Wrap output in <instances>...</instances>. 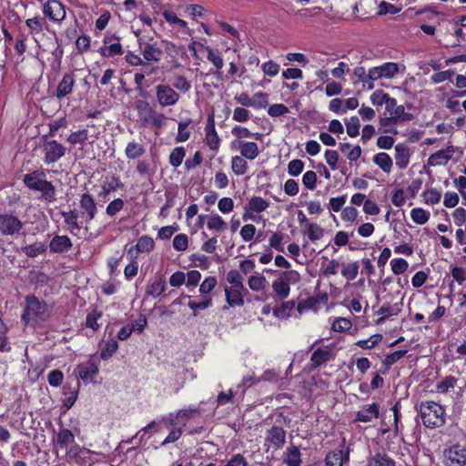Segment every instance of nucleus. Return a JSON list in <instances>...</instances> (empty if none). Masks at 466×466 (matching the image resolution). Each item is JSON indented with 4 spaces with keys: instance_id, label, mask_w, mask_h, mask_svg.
Masks as SVG:
<instances>
[{
    "instance_id": "f257e3e1",
    "label": "nucleus",
    "mask_w": 466,
    "mask_h": 466,
    "mask_svg": "<svg viewBox=\"0 0 466 466\" xmlns=\"http://www.w3.org/2000/svg\"><path fill=\"white\" fill-rule=\"evenodd\" d=\"M243 277L236 270L231 269L227 274V281L229 287H225L226 301L230 307H242L244 305V297L248 294V289L243 284Z\"/></svg>"
},
{
    "instance_id": "f03ea898",
    "label": "nucleus",
    "mask_w": 466,
    "mask_h": 466,
    "mask_svg": "<svg viewBox=\"0 0 466 466\" xmlns=\"http://www.w3.org/2000/svg\"><path fill=\"white\" fill-rule=\"evenodd\" d=\"M419 412L425 427L430 429L440 428L446 422L444 408L434 401H422L419 407Z\"/></svg>"
},
{
    "instance_id": "7ed1b4c3",
    "label": "nucleus",
    "mask_w": 466,
    "mask_h": 466,
    "mask_svg": "<svg viewBox=\"0 0 466 466\" xmlns=\"http://www.w3.org/2000/svg\"><path fill=\"white\" fill-rule=\"evenodd\" d=\"M50 316V309L47 304L34 295L25 297V308L22 314V320L28 324L46 320Z\"/></svg>"
},
{
    "instance_id": "20e7f679",
    "label": "nucleus",
    "mask_w": 466,
    "mask_h": 466,
    "mask_svg": "<svg viewBox=\"0 0 466 466\" xmlns=\"http://www.w3.org/2000/svg\"><path fill=\"white\" fill-rule=\"evenodd\" d=\"M24 223L20 218L11 213L0 214V235L16 236L20 233Z\"/></svg>"
},
{
    "instance_id": "39448f33",
    "label": "nucleus",
    "mask_w": 466,
    "mask_h": 466,
    "mask_svg": "<svg viewBox=\"0 0 466 466\" xmlns=\"http://www.w3.org/2000/svg\"><path fill=\"white\" fill-rule=\"evenodd\" d=\"M99 53L103 57H114L123 55L124 49L120 43V37L114 34L106 33L103 39V46L99 48Z\"/></svg>"
},
{
    "instance_id": "423d86ee",
    "label": "nucleus",
    "mask_w": 466,
    "mask_h": 466,
    "mask_svg": "<svg viewBox=\"0 0 466 466\" xmlns=\"http://www.w3.org/2000/svg\"><path fill=\"white\" fill-rule=\"evenodd\" d=\"M66 148L56 140H45L43 144L44 162L52 164L65 156Z\"/></svg>"
},
{
    "instance_id": "0eeeda50",
    "label": "nucleus",
    "mask_w": 466,
    "mask_h": 466,
    "mask_svg": "<svg viewBox=\"0 0 466 466\" xmlns=\"http://www.w3.org/2000/svg\"><path fill=\"white\" fill-rule=\"evenodd\" d=\"M299 279V273L297 271H285L279 279L276 280L272 284V289L277 296L280 299H286L290 291L289 282L291 280H297Z\"/></svg>"
},
{
    "instance_id": "6e6552de",
    "label": "nucleus",
    "mask_w": 466,
    "mask_h": 466,
    "mask_svg": "<svg viewBox=\"0 0 466 466\" xmlns=\"http://www.w3.org/2000/svg\"><path fill=\"white\" fill-rule=\"evenodd\" d=\"M156 96L161 106H174L179 100V94L168 85H157Z\"/></svg>"
},
{
    "instance_id": "1a4fd4ad",
    "label": "nucleus",
    "mask_w": 466,
    "mask_h": 466,
    "mask_svg": "<svg viewBox=\"0 0 466 466\" xmlns=\"http://www.w3.org/2000/svg\"><path fill=\"white\" fill-rule=\"evenodd\" d=\"M286 442V431L279 426H273L268 430L265 437V446L267 450L275 451L281 449Z\"/></svg>"
},
{
    "instance_id": "9d476101",
    "label": "nucleus",
    "mask_w": 466,
    "mask_h": 466,
    "mask_svg": "<svg viewBox=\"0 0 466 466\" xmlns=\"http://www.w3.org/2000/svg\"><path fill=\"white\" fill-rule=\"evenodd\" d=\"M43 13L51 21L61 23L66 18V7L58 0H49L44 5Z\"/></svg>"
},
{
    "instance_id": "9b49d317",
    "label": "nucleus",
    "mask_w": 466,
    "mask_h": 466,
    "mask_svg": "<svg viewBox=\"0 0 466 466\" xmlns=\"http://www.w3.org/2000/svg\"><path fill=\"white\" fill-rule=\"evenodd\" d=\"M399 72V66L397 63L387 62L381 66L369 69V77L372 80H379L380 78H392Z\"/></svg>"
},
{
    "instance_id": "f8f14e48",
    "label": "nucleus",
    "mask_w": 466,
    "mask_h": 466,
    "mask_svg": "<svg viewBox=\"0 0 466 466\" xmlns=\"http://www.w3.org/2000/svg\"><path fill=\"white\" fill-rule=\"evenodd\" d=\"M445 458L447 466H464L466 450L460 445H454L446 451Z\"/></svg>"
},
{
    "instance_id": "ddd939ff",
    "label": "nucleus",
    "mask_w": 466,
    "mask_h": 466,
    "mask_svg": "<svg viewBox=\"0 0 466 466\" xmlns=\"http://www.w3.org/2000/svg\"><path fill=\"white\" fill-rule=\"evenodd\" d=\"M75 85V75L73 73L64 74L62 79L57 85L56 97L59 100L67 96L73 92Z\"/></svg>"
},
{
    "instance_id": "4468645a",
    "label": "nucleus",
    "mask_w": 466,
    "mask_h": 466,
    "mask_svg": "<svg viewBox=\"0 0 466 466\" xmlns=\"http://www.w3.org/2000/svg\"><path fill=\"white\" fill-rule=\"evenodd\" d=\"M138 46L142 52L144 59L147 63L160 61L162 50L157 46V44L144 43L142 42V40H139Z\"/></svg>"
},
{
    "instance_id": "2eb2a0df",
    "label": "nucleus",
    "mask_w": 466,
    "mask_h": 466,
    "mask_svg": "<svg viewBox=\"0 0 466 466\" xmlns=\"http://www.w3.org/2000/svg\"><path fill=\"white\" fill-rule=\"evenodd\" d=\"M79 205L80 208L84 210L83 215L85 213L86 215V221L89 222L93 220L97 211L96 203L94 198L88 193H84L80 197Z\"/></svg>"
},
{
    "instance_id": "dca6fc26",
    "label": "nucleus",
    "mask_w": 466,
    "mask_h": 466,
    "mask_svg": "<svg viewBox=\"0 0 466 466\" xmlns=\"http://www.w3.org/2000/svg\"><path fill=\"white\" fill-rule=\"evenodd\" d=\"M73 247L71 239L66 235L55 236L49 243V250L51 253H65L69 251Z\"/></svg>"
},
{
    "instance_id": "f3484780",
    "label": "nucleus",
    "mask_w": 466,
    "mask_h": 466,
    "mask_svg": "<svg viewBox=\"0 0 466 466\" xmlns=\"http://www.w3.org/2000/svg\"><path fill=\"white\" fill-rule=\"evenodd\" d=\"M98 370V365L92 360L77 365L75 370V372H76V382L79 381L78 379H81L84 381L87 380L89 378L96 375Z\"/></svg>"
},
{
    "instance_id": "a211bd4d",
    "label": "nucleus",
    "mask_w": 466,
    "mask_h": 466,
    "mask_svg": "<svg viewBox=\"0 0 466 466\" xmlns=\"http://www.w3.org/2000/svg\"><path fill=\"white\" fill-rule=\"evenodd\" d=\"M380 415V407L377 403H372L367 407L362 408L356 413L355 421L370 422L372 420L377 419Z\"/></svg>"
},
{
    "instance_id": "6ab92c4d",
    "label": "nucleus",
    "mask_w": 466,
    "mask_h": 466,
    "mask_svg": "<svg viewBox=\"0 0 466 466\" xmlns=\"http://www.w3.org/2000/svg\"><path fill=\"white\" fill-rule=\"evenodd\" d=\"M206 143L212 150H217L219 147L220 139L215 128L214 118L210 116L206 126Z\"/></svg>"
},
{
    "instance_id": "aec40b11",
    "label": "nucleus",
    "mask_w": 466,
    "mask_h": 466,
    "mask_svg": "<svg viewBox=\"0 0 466 466\" xmlns=\"http://www.w3.org/2000/svg\"><path fill=\"white\" fill-rule=\"evenodd\" d=\"M23 181L28 188L34 191H37L38 188L46 181V179H45L44 171L35 170L25 175Z\"/></svg>"
},
{
    "instance_id": "412c9836",
    "label": "nucleus",
    "mask_w": 466,
    "mask_h": 466,
    "mask_svg": "<svg viewBox=\"0 0 466 466\" xmlns=\"http://www.w3.org/2000/svg\"><path fill=\"white\" fill-rule=\"evenodd\" d=\"M395 159H396V165L400 168L404 169L407 167L410 162V148L403 145V144H398L395 147Z\"/></svg>"
},
{
    "instance_id": "4be33fe9",
    "label": "nucleus",
    "mask_w": 466,
    "mask_h": 466,
    "mask_svg": "<svg viewBox=\"0 0 466 466\" xmlns=\"http://www.w3.org/2000/svg\"><path fill=\"white\" fill-rule=\"evenodd\" d=\"M349 451L343 454L342 450H336L329 452L325 458L327 466H343V463L349 461Z\"/></svg>"
},
{
    "instance_id": "5701e85b",
    "label": "nucleus",
    "mask_w": 466,
    "mask_h": 466,
    "mask_svg": "<svg viewBox=\"0 0 466 466\" xmlns=\"http://www.w3.org/2000/svg\"><path fill=\"white\" fill-rule=\"evenodd\" d=\"M453 152V147H448L447 149L439 150L438 152L430 156L428 164L430 166L445 165L451 158Z\"/></svg>"
},
{
    "instance_id": "b1692460",
    "label": "nucleus",
    "mask_w": 466,
    "mask_h": 466,
    "mask_svg": "<svg viewBox=\"0 0 466 466\" xmlns=\"http://www.w3.org/2000/svg\"><path fill=\"white\" fill-rule=\"evenodd\" d=\"M241 157L253 160L259 155V149L255 142L239 141Z\"/></svg>"
},
{
    "instance_id": "393cba45",
    "label": "nucleus",
    "mask_w": 466,
    "mask_h": 466,
    "mask_svg": "<svg viewBox=\"0 0 466 466\" xmlns=\"http://www.w3.org/2000/svg\"><path fill=\"white\" fill-rule=\"evenodd\" d=\"M370 100L373 105L382 106L386 104V108H391L396 106V99L390 97L388 94L382 90H376L371 96Z\"/></svg>"
},
{
    "instance_id": "a878e982",
    "label": "nucleus",
    "mask_w": 466,
    "mask_h": 466,
    "mask_svg": "<svg viewBox=\"0 0 466 466\" xmlns=\"http://www.w3.org/2000/svg\"><path fill=\"white\" fill-rule=\"evenodd\" d=\"M402 302L390 304L389 302L384 303L380 309L377 311L378 315H382L379 319V322L385 320L388 317L396 316L401 311Z\"/></svg>"
},
{
    "instance_id": "bb28decb",
    "label": "nucleus",
    "mask_w": 466,
    "mask_h": 466,
    "mask_svg": "<svg viewBox=\"0 0 466 466\" xmlns=\"http://www.w3.org/2000/svg\"><path fill=\"white\" fill-rule=\"evenodd\" d=\"M61 216L65 218V223L66 224L68 230L73 233L75 230L79 231L81 229V226L78 223V212L74 209L70 211H61Z\"/></svg>"
},
{
    "instance_id": "cd10ccee",
    "label": "nucleus",
    "mask_w": 466,
    "mask_h": 466,
    "mask_svg": "<svg viewBox=\"0 0 466 466\" xmlns=\"http://www.w3.org/2000/svg\"><path fill=\"white\" fill-rule=\"evenodd\" d=\"M367 466H395V461L385 452H377L369 459Z\"/></svg>"
},
{
    "instance_id": "c85d7f7f",
    "label": "nucleus",
    "mask_w": 466,
    "mask_h": 466,
    "mask_svg": "<svg viewBox=\"0 0 466 466\" xmlns=\"http://www.w3.org/2000/svg\"><path fill=\"white\" fill-rule=\"evenodd\" d=\"M300 455V451L297 446H290L287 448L283 461L288 466H299L301 463Z\"/></svg>"
},
{
    "instance_id": "c756f323",
    "label": "nucleus",
    "mask_w": 466,
    "mask_h": 466,
    "mask_svg": "<svg viewBox=\"0 0 466 466\" xmlns=\"http://www.w3.org/2000/svg\"><path fill=\"white\" fill-rule=\"evenodd\" d=\"M331 354L328 350L318 348L311 355L310 361L313 368H317L330 360Z\"/></svg>"
},
{
    "instance_id": "7c9ffc66",
    "label": "nucleus",
    "mask_w": 466,
    "mask_h": 466,
    "mask_svg": "<svg viewBox=\"0 0 466 466\" xmlns=\"http://www.w3.org/2000/svg\"><path fill=\"white\" fill-rule=\"evenodd\" d=\"M75 442V436L68 429H61L56 436V445L65 449L68 444Z\"/></svg>"
},
{
    "instance_id": "2f4dec72",
    "label": "nucleus",
    "mask_w": 466,
    "mask_h": 466,
    "mask_svg": "<svg viewBox=\"0 0 466 466\" xmlns=\"http://www.w3.org/2000/svg\"><path fill=\"white\" fill-rule=\"evenodd\" d=\"M373 162L385 173H390L392 167V159L387 153H378L373 157Z\"/></svg>"
},
{
    "instance_id": "473e14b6",
    "label": "nucleus",
    "mask_w": 466,
    "mask_h": 466,
    "mask_svg": "<svg viewBox=\"0 0 466 466\" xmlns=\"http://www.w3.org/2000/svg\"><path fill=\"white\" fill-rule=\"evenodd\" d=\"M386 110L400 122L410 121L414 117L411 113L405 112V107L402 105L398 106L396 104V106H392L391 108H386Z\"/></svg>"
},
{
    "instance_id": "72a5a7b5",
    "label": "nucleus",
    "mask_w": 466,
    "mask_h": 466,
    "mask_svg": "<svg viewBox=\"0 0 466 466\" xmlns=\"http://www.w3.org/2000/svg\"><path fill=\"white\" fill-rule=\"evenodd\" d=\"M205 50L207 51V58L218 69L216 75L218 78H221V72L219 71L223 66L224 62L220 55L215 52L211 47L206 46Z\"/></svg>"
},
{
    "instance_id": "f704fd0d",
    "label": "nucleus",
    "mask_w": 466,
    "mask_h": 466,
    "mask_svg": "<svg viewBox=\"0 0 466 466\" xmlns=\"http://www.w3.org/2000/svg\"><path fill=\"white\" fill-rule=\"evenodd\" d=\"M145 151V147L142 144L133 141L127 144L125 153L127 158L135 159L144 155Z\"/></svg>"
},
{
    "instance_id": "c9c22d12",
    "label": "nucleus",
    "mask_w": 466,
    "mask_h": 466,
    "mask_svg": "<svg viewBox=\"0 0 466 466\" xmlns=\"http://www.w3.org/2000/svg\"><path fill=\"white\" fill-rule=\"evenodd\" d=\"M457 381L458 379L454 376H446L436 385V390L440 393L446 394L455 387Z\"/></svg>"
},
{
    "instance_id": "e433bc0d",
    "label": "nucleus",
    "mask_w": 466,
    "mask_h": 466,
    "mask_svg": "<svg viewBox=\"0 0 466 466\" xmlns=\"http://www.w3.org/2000/svg\"><path fill=\"white\" fill-rule=\"evenodd\" d=\"M42 193V198L46 202H54L56 200V188L50 181H46L38 190Z\"/></svg>"
},
{
    "instance_id": "4c0bfd02",
    "label": "nucleus",
    "mask_w": 466,
    "mask_h": 466,
    "mask_svg": "<svg viewBox=\"0 0 466 466\" xmlns=\"http://www.w3.org/2000/svg\"><path fill=\"white\" fill-rule=\"evenodd\" d=\"M248 163L243 158V157L235 156V157H232V159H231V168H232V171L237 176H242V175L246 174V172L248 170Z\"/></svg>"
},
{
    "instance_id": "58836bf2",
    "label": "nucleus",
    "mask_w": 466,
    "mask_h": 466,
    "mask_svg": "<svg viewBox=\"0 0 466 466\" xmlns=\"http://www.w3.org/2000/svg\"><path fill=\"white\" fill-rule=\"evenodd\" d=\"M268 207V202L266 201L261 197H253L250 198L247 209L252 211L260 213L264 210H266Z\"/></svg>"
},
{
    "instance_id": "ea45409f",
    "label": "nucleus",
    "mask_w": 466,
    "mask_h": 466,
    "mask_svg": "<svg viewBox=\"0 0 466 466\" xmlns=\"http://www.w3.org/2000/svg\"><path fill=\"white\" fill-rule=\"evenodd\" d=\"M46 250V245L41 242H35L22 248L23 253L30 258L37 257L38 255L43 254Z\"/></svg>"
},
{
    "instance_id": "a19ab883",
    "label": "nucleus",
    "mask_w": 466,
    "mask_h": 466,
    "mask_svg": "<svg viewBox=\"0 0 466 466\" xmlns=\"http://www.w3.org/2000/svg\"><path fill=\"white\" fill-rule=\"evenodd\" d=\"M167 116L164 114L151 112L150 117H144V126L147 124L153 125L157 128H162L166 125Z\"/></svg>"
},
{
    "instance_id": "79ce46f5",
    "label": "nucleus",
    "mask_w": 466,
    "mask_h": 466,
    "mask_svg": "<svg viewBox=\"0 0 466 466\" xmlns=\"http://www.w3.org/2000/svg\"><path fill=\"white\" fill-rule=\"evenodd\" d=\"M166 288H167V283H166L165 279L160 278L157 280L154 281L147 288V295L157 298L166 290Z\"/></svg>"
},
{
    "instance_id": "37998d69",
    "label": "nucleus",
    "mask_w": 466,
    "mask_h": 466,
    "mask_svg": "<svg viewBox=\"0 0 466 466\" xmlns=\"http://www.w3.org/2000/svg\"><path fill=\"white\" fill-rule=\"evenodd\" d=\"M188 307L193 311V316H198V310L206 309L212 306V298L210 296H204L200 302L189 301Z\"/></svg>"
},
{
    "instance_id": "c03bdc74",
    "label": "nucleus",
    "mask_w": 466,
    "mask_h": 466,
    "mask_svg": "<svg viewBox=\"0 0 466 466\" xmlns=\"http://www.w3.org/2000/svg\"><path fill=\"white\" fill-rule=\"evenodd\" d=\"M295 308V301L289 300L282 303L273 310V314L279 319L288 318L291 310Z\"/></svg>"
},
{
    "instance_id": "a18cd8bd",
    "label": "nucleus",
    "mask_w": 466,
    "mask_h": 466,
    "mask_svg": "<svg viewBox=\"0 0 466 466\" xmlns=\"http://www.w3.org/2000/svg\"><path fill=\"white\" fill-rule=\"evenodd\" d=\"M186 156V150L183 147H175L169 156V163L172 167H179Z\"/></svg>"
},
{
    "instance_id": "49530a36",
    "label": "nucleus",
    "mask_w": 466,
    "mask_h": 466,
    "mask_svg": "<svg viewBox=\"0 0 466 466\" xmlns=\"http://www.w3.org/2000/svg\"><path fill=\"white\" fill-rule=\"evenodd\" d=\"M207 226L209 229H213L218 232H223L228 228L225 220L218 215L211 216L208 221Z\"/></svg>"
},
{
    "instance_id": "de8ad7c7",
    "label": "nucleus",
    "mask_w": 466,
    "mask_h": 466,
    "mask_svg": "<svg viewBox=\"0 0 466 466\" xmlns=\"http://www.w3.org/2000/svg\"><path fill=\"white\" fill-rule=\"evenodd\" d=\"M135 105L136 109L138 112L139 118L144 125V117H150L151 112H154L155 110L149 106V103L145 100H137Z\"/></svg>"
},
{
    "instance_id": "09e8293b",
    "label": "nucleus",
    "mask_w": 466,
    "mask_h": 466,
    "mask_svg": "<svg viewBox=\"0 0 466 466\" xmlns=\"http://www.w3.org/2000/svg\"><path fill=\"white\" fill-rule=\"evenodd\" d=\"M135 248L137 252H149L154 248V240L151 237L142 236L138 238Z\"/></svg>"
},
{
    "instance_id": "8fccbe9b",
    "label": "nucleus",
    "mask_w": 466,
    "mask_h": 466,
    "mask_svg": "<svg viewBox=\"0 0 466 466\" xmlns=\"http://www.w3.org/2000/svg\"><path fill=\"white\" fill-rule=\"evenodd\" d=\"M411 219L419 225L425 224L430 218V213L423 208H415L410 212Z\"/></svg>"
},
{
    "instance_id": "3c124183",
    "label": "nucleus",
    "mask_w": 466,
    "mask_h": 466,
    "mask_svg": "<svg viewBox=\"0 0 466 466\" xmlns=\"http://www.w3.org/2000/svg\"><path fill=\"white\" fill-rule=\"evenodd\" d=\"M268 285V280L263 276H251L248 279V287L254 291L264 289Z\"/></svg>"
},
{
    "instance_id": "603ef678",
    "label": "nucleus",
    "mask_w": 466,
    "mask_h": 466,
    "mask_svg": "<svg viewBox=\"0 0 466 466\" xmlns=\"http://www.w3.org/2000/svg\"><path fill=\"white\" fill-rule=\"evenodd\" d=\"M118 343L116 339H111L106 341L105 348L101 350L100 357L102 360H108L117 350Z\"/></svg>"
},
{
    "instance_id": "864d4df0",
    "label": "nucleus",
    "mask_w": 466,
    "mask_h": 466,
    "mask_svg": "<svg viewBox=\"0 0 466 466\" xmlns=\"http://www.w3.org/2000/svg\"><path fill=\"white\" fill-rule=\"evenodd\" d=\"M217 284L218 281L215 277L206 278L199 287V292L202 294V298L204 296H209L208 294L214 289Z\"/></svg>"
},
{
    "instance_id": "5fc2aeb1",
    "label": "nucleus",
    "mask_w": 466,
    "mask_h": 466,
    "mask_svg": "<svg viewBox=\"0 0 466 466\" xmlns=\"http://www.w3.org/2000/svg\"><path fill=\"white\" fill-rule=\"evenodd\" d=\"M407 353V350H397L392 353L386 355L382 364L388 370L397 361H399L401 358H403Z\"/></svg>"
},
{
    "instance_id": "6e6d98bb",
    "label": "nucleus",
    "mask_w": 466,
    "mask_h": 466,
    "mask_svg": "<svg viewBox=\"0 0 466 466\" xmlns=\"http://www.w3.org/2000/svg\"><path fill=\"white\" fill-rule=\"evenodd\" d=\"M191 119H187L186 121H182L178 123L177 128V136L176 137L177 142H185L190 137V132L187 130V127L190 125Z\"/></svg>"
},
{
    "instance_id": "4d7b16f0",
    "label": "nucleus",
    "mask_w": 466,
    "mask_h": 466,
    "mask_svg": "<svg viewBox=\"0 0 466 466\" xmlns=\"http://www.w3.org/2000/svg\"><path fill=\"white\" fill-rule=\"evenodd\" d=\"M382 339V335L374 334L367 339H361L356 342V345L361 349H372L378 345Z\"/></svg>"
},
{
    "instance_id": "13d9d810",
    "label": "nucleus",
    "mask_w": 466,
    "mask_h": 466,
    "mask_svg": "<svg viewBox=\"0 0 466 466\" xmlns=\"http://www.w3.org/2000/svg\"><path fill=\"white\" fill-rule=\"evenodd\" d=\"M359 273V265L357 262L348 264L343 267L341 275L349 280H354Z\"/></svg>"
},
{
    "instance_id": "bf43d9fd",
    "label": "nucleus",
    "mask_w": 466,
    "mask_h": 466,
    "mask_svg": "<svg viewBox=\"0 0 466 466\" xmlns=\"http://www.w3.org/2000/svg\"><path fill=\"white\" fill-rule=\"evenodd\" d=\"M87 137L88 131L86 129H81L71 133L66 140L72 145H76L78 143L82 144L87 139Z\"/></svg>"
},
{
    "instance_id": "052dcab7",
    "label": "nucleus",
    "mask_w": 466,
    "mask_h": 466,
    "mask_svg": "<svg viewBox=\"0 0 466 466\" xmlns=\"http://www.w3.org/2000/svg\"><path fill=\"white\" fill-rule=\"evenodd\" d=\"M390 266L393 273L400 275L407 270L409 264L404 258H393L390 261Z\"/></svg>"
},
{
    "instance_id": "680f3d73",
    "label": "nucleus",
    "mask_w": 466,
    "mask_h": 466,
    "mask_svg": "<svg viewBox=\"0 0 466 466\" xmlns=\"http://www.w3.org/2000/svg\"><path fill=\"white\" fill-rule=\"evenodd\" d=\"M308 236L311 241H317L323 237V229L316 223L309 224Z\"/></svg>"
},
{
    "instance_id": "e2e57ef3",
    "label": "nucleus",
    "mask_w": 466,
    "mask_h": 466,
    "mask_svg": "<svg viewBox=\"0 0 466 466\" xmlns=\"http://www.w3.org/2000/svg\"><path fill=\"white\" fill-rule=\"evenodd\" d=\"M360 127L359 118L357 116H351L346 123L347 134L351 137H357L359 135Z\"/></svg>"
},
{
    "instance_id": "0e129e2a",
    "label": "nucleus",
    "mask_w": 466,
    "mask_h": 466,
    "mask_svg": "<svg viewBox=\"0 0 466 466\" xmlns=\"http://www.w3.org/2000/svg\"><path fill=\"white\" fill-rule=\"evenodd\" d=\"M124 205L125 204L123 199L116 198L107 205L106 212L109 217H114L116 213L123 209Z\"/></svg>"
},
{
    "instance_id": "69168bd1",
    "label": "nucleus",
    "mask_w": 466,
    "mask_h": 466,
    "mask_svg": "<svg viewBox=\"0 0 466 466\" xmlns=\"http://www.w3.org/2000/svg\"><path fill=\"white\" fill-rule=\"evenodd\" d=\"M251 100L254 103V105H252V107H255V108L266 107L268 104V96L266 93L258 92L253 96Z\"/></svg>"
},
{
    "instance_id": "338daca9",
    "label": "nucleus",
    "mask_w": 466,
    "mask_h": 466,
    "mask_svg": "<svg viewBox=\"0 0 466 466\" xmlns=\"http://www.w3.org/2000/svg\"><path fill=\"white\" fill-rule=\"evenodd\" d=\"M352 324L350 319L346 318H339L332 323V329L334 331L341 332L349 330Z\"/></svg>"
},
{
    "instance_id": "774afa93",
    "label": "nucleus",
    "mask_w": 466,
    "mask_h": 466,
    "mask_svg": "<svg viewBox=\"0 0 466 466\" xmlns=\"http://www.w3.org/2000/svg\"><path fill=\"white\" fill-rule=\"evenodd\" d=\"M223 466H248L246 458L240 454H234Z\"/></svg>"
}]
</instances>
